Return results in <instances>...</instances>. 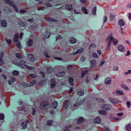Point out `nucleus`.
<instances>
[{"mask_svg":"<svg viewBox=\"0 0 131 131\" xmlns=\"http://www.w3.org/2000/svg\"><path fill=\"white\" fill-rule=\"evenodd\" d=\"M83 103L82 100H81L78 99L71 106L70 108L72 111H74L77 108L81 105Z\"/></svg>","mask_w":131,"mask_h":131,"instance_id":"nucleus-1","label":"nucleus"},{"mask_svg":"<svg viewBox=\"0 0 131 131\" xmlns=\"http://www.w3.org/2000/svg\"><path fill=\"white\" fill-rule=\"evenodd\" d=\"M40 107L42 110H46L49 107V103L47 101L43 102L41 104Z\"/></svg>","mask_w":131,"mask_h":131,"instance_id":"nucleus-2","label":"nucleus"},{"mask_svg":"<svg viewBox=\"0 0 131 131\" xmlns=\"http://www.w3.org/2000/svg\"><path fill=\"white\" fill-rule=\"evenodd\" d=\"M5 3L7 4H9L11 6L13 7L15 11L17 12H18V10L17 6L14 5L12 1V0H4Z\"/></svg>","mask_w":131,"mask_h":131,"instance_id":"nucleus-3","label":"nucleus"},{"mask_svg":"<svg viewBox=\"0 0 131 131\" xmlns=\"http://www.w3.org/2000/svg\"><path fill=\"white\" fill-rule=\"evenodd\" d=\"M18 34H15L14 37L13 41L15 42L17 47L19 48H21V46L20 42L18 41Z\"/></svg>","mask_w":131,"mask_h":131,"instance_id":"nucleus-4","label":"nucleus"},{"mask_svg":"<svg viewBox=\"0 0 131 131\" xmlns=\"http://www.w3.org/2000/svg\"><path fill=\"white\" fill-rule=\"evenodd\" d=\"M20 63L23 65V67H21L22 68H24V67L26 69L29 70H34V68L28 66L26 65V62L23 60H21L20 61H19V63Z\"/></svg>","mask_w":131,"mask_h":131,"instance_id":"nucleus-5","label":"nucleus"},{"mask_svg":"<svg viewBox=\"0 0 131 131\" xmlns=\"http://www.w3.org/2000/svg\"><path fill=\"white\" fill-rule=\"evenodd\" d=\"M100 108L102 109H104L106 110H109L111 108V106L110 105L102 104L100 106Z\"/></svg>","mask_w":131,"mask_h":131,"instance_id":"nucleus-6","label":"nucleus"},{"mask_svg":"<svg viewBox=\"0 0 131 131\" xmlns=\"http://www.w3.org/2000/svg\"><path fill=\"white\" fill-rule=\"evenodd\" d=\"M108 100L113 104H116L120 103L121 101L116 99H113L112 98H109Z\"/></svg>","mask_w":131,"mask_h":131,"instance_id":"nucleus-7","label":"nucleus"},{"mask_svg":"<svg viewBox=\"0 0 131 131\" xmlns=\"http://www.w3.org/2000/svg\"><path fill=\"white\" fill-rule=\"evenodd\" d=\"M112 38L111 36H108L107 39V40H109V43L107 47V50H109L110 48L111 44V40Z\"/></svg>","mask_w":131,"mask_h":131,"instance_id":"nucleus-8","label":"nucleus"},{"mask_svg":"<svg viewBox=\"0 0 131 131\" xmlns=\"http://www.w3.org/2000/svg\"><path fill=\"white\" fill-rule=\"evenodd\" d=\"M16 79L14 77H12L9 79L8 81V83L9 85H12L15 81Z\"/></svg>","mask_w":131,"mask_h":131,"instance_id":"nucleus-9","label":"nucleus"},{"mask_svg":"<svg viewBox=\"0 0 131 131\" xmlns=\"http://www.w3.org/2000/svg\"><path fill=\"white\" fill-rule=\"evenodd\" d=\"M91 64L92 66H90L89 69V70H91L92 68L93 67L95 66L96 62V60L95 59H93L91 61Z\"/></svg>","mask_w":131,"mask_h":131,"instance_id":"nucleus-10","label":"nucleus"},{"mask_svg":"<svg viewBox=\"0 0 131 131\" xmlns=\"http://www.w3.org/2000/svg\"><path fill=\"white\" fill-rule=\"evenodd\" d=\"M4 55V52H2L0 53V65H3L4 63V61L3 59V56Z\"/></svg>","mask_w":131,"mask_h":131,"instance_id":"nucleus-11","label":"nucleus"},{"mask_svg":"<svg viewBox=\"0 0 131 131\" xmlns=\"http://www.w3.org/2000/svg\"><path fill=\"white\" fill-rule=\"evenodd\" d=\"M118 50L122 52H124L125 51V48L122 45H119L118 46Z\"/></svg>","mask_w":131,"mask_h":131,"instance_id":"nucleus-12","label":"nucleus"},{"mask_svg":"<svg viewBox=\"0 0 131 131\" xmlns=\"http://www.w3.org/2000/svg\"><path fill=\"white\" fill-rule=\"evenodd\" d=\"M108 36H111L112 37V40H111V42L113 41V44L114 46L116 45L118 42V40L116 39H114L112 36V35H109Z\"/></svg>","mask_w":131,"mask_h":131,"instance_id":"nucleus-13","label":"nucleus"},{"mask_svg":"<svg viewBox=\"0 0 131 131\" xmlns=\"http://www.w3.org/2000/svg\"><path fill=\"white\" fill-rule=\"evenodd\" d=\"M70 103V101L69 100H66L64 102V106L65 108H67L69 107V105Z\"/></svg>","mask_w":131,"mask_h":131,"instance_id":"nucleus-14","label":"nucleus"},{"mask_svg":"<svg viewBox=\"0 0 131 131\" xmlns=\"http://www.w3.org/2000/svg\"><path fill=\"white\" fill-rule=\"evenodd\" d=\"M3 10L4 12L7 14H9L11 13L10 10L8 7H4Z\"/></svg>","mask_w":131,"mask_h":131,"instance_id":"nucleus-15","label":"nucleus"},{"mask_svg":"<svg viewBox=\"0 0 131 131\" xmlns=\"http://www.w3.org/2000/svg\"><path fill=\"white\" fill-rule=\"evenodd\" d=\"M65 74L64 71L58 72L56 73V75L58 77H62Z\"/></svg>","mask_w":131,"mask_h":131,"instance_id":"nucleus-16","label":"nucleus"},{"mask_svg":"<svg viewBox=\"0 0 131 131\" xmlns=\"http://www.w3.org/2000/svg\"><path fill=\"white\" fill-rule=\"evenodd\" d=\"M98 112L100 114L103 115H107V113L106 111L102 110H100L98 111Z\"/></svg>","mask_w":131,"mask_h":131,"instance_id":"nucleus-17","label":"nucleus"},{"mask_svg":"<svg viewBox=\"0 0 131 131\" xmlns=\"http://www.w3.org/2000/svg\"><path fill=\"white\" fill-rule=\"evenodd\" d=\"M65 7L66 9L68 10L71 11L73 10V8L72 6V5L67 4Z\"/></svg>","mask_w":131,"mask_h":131,"instance_id":"nucleus-18","label":"nucleus"},{"mask_svg":"<svg viewBox=\"0 0 131 131\" xmlns=\"http://www.w3.org/2000/svg\"><path fill=\"white\" fill-rule=\"evenodd\" d=\"M111 78H108L105 80L104 82L106 84H109L111 83Z\"/></svg>","mask_w":131,"mask_h":131,"instance_id":"nucleus-19","label":"nucleus"},{"mask_svg":"<svg viewBox=\"0 0 131 131\" xmlns=\"http://www.w3.org/2000/svg\"><path fill=\"white\" fill-rule=\"evenodd\" d=\"M84 51V50L83 49L81 48L78 50L76 52L73 53V54L75 55L78 53H81L83 52Z\"/></svg>","mask_w":131,"mask_h":131,"instance_id":"nucleus-20","label":"nucleus"},{"mask_svg":"<svg viewBox=\"0 0 131 131\" xmlns=\"http://www.w3.org/2000/svg\"><path fill=\"white\" fill-rule=\"evenodd\" d=\"M51 81L52 83L51 85V88H54L56 84V83L55 81V80L54 79H52L51 80Z\"/></svg>","mask_w":131,"mask_h":131,"instance_id":"nucleus-21","label":"nucleus"},{"mask_svg":"<svg viewBox=\"0 0 131 131\" xmlns=\"http://www.w3.org/2000/svg\"><path fill=\"white\" fill-rule=\"evenodd\" d=\"M58 103L56 101H54L53 102L52 107L53 108L56 109L57 107Z\"/></svg>","mask_w":131,"mask_h":131,"instance_id":"nucleus-22","label":"nucleus"},{"mask_svg":"<svg viewBox=\"0 0 131 131\" xmlns=\"http://www.w3.org/2000/svg\"><path fill=\"white\" fill-rule=\"evenodd\" d=\"M94 122L95 123H99L101 122V120L100 117H96L94 119Z\"/></svg>","mask_w":131,"mask_h":131,"instance_id":"nucleus-23","label":"nucleus"},{"mask_svg":"<svg viewBox=\"0 0 131 131\" xmlns=\"http://www.w3.org/2000/svg\"><path fill=\"white\" fill-rule=\"evenodd\" d=\"M69 82L70 84L72 86L73 85V78L71 77H69Z\"/></svg>","mask_w":131,"mask_h":131,"instance_id":"nucleus-24","label":"nucleus"},{"mask_svg":"<svg viewBox=\"0 0 131 131\" xmlns=\"http://www.w3.org/2000/svg\"><path fill=\"white\" fill-rule=\"evenodd\" d=\"M119 25L121 26H124L125 25L124 21L122 19H120L118 21Z\"/></svg>","mask_w":131,"mask_h":131,"instance_id":"nucleus-25","label":"nucleus"},{"mask_svg":"<svg viewBox=\"0 0 131 131\" xmlns=\"http://www.w3.org/2000/svg\"><path fill=\"white\" fill-rule=\"evenodd\" d=\"M26 122H24L22 123V126L23 129L27 127V123H29L28 120H26Z\"/></svg>","mask_w":131,"mask_h":131,"instance_id":"nucleus-26","label":"nucleus"},{"mask_svg":"<svg viewBox=\"0 0 131 131\" xmlns=\"http://www.w3.org/2000/svg\"><path fill=\"white\" fill-rule=\"evenodd\" d=\"M13 63L14 64L17 66L20 67H23V65L21 64L20 63H19L16 61H12Z\"/></svg>","mask_w":131,"mask_h":131,"instance_id":"nucleus-27","label":"nucleus"},{"mask_svg":"<svg viewBox=\"0 0 131 131\" xmlns=\"http://www.w3.org/2000/svg\"><path fill=\"white\" fill-rule=\"evenodd\" d=\"M28 59L30 61H33L34 60V58L32 54H29L28 55Z\"/></svg>","mask_w":131,"mask_h":131,"instance_id":"nucleus-28","label":"nucleus"},{"mask_svg":"<svg viewBox=\"0 0 131 131\" xmlns=\"http://www.w3.org/2000/svg\"><path fill=\"white\" fill-rule=\"evenodd\" d=\"M1 24L3 26L5 27L7 26V24L6 21L3 20L1 21Z\"/></svg>","mask_w":131,"mask_h":131,"instance_id":"nucleus-29","label":"nucleus"},{"mask_svg":"<svg viewBox=\"0 0 131 131\" xmlns=\"http://www.w3.org/2000/svg\"><path fill=\"white\" fill-rule=\"evenodd\" d=\"M125 129L127 131H129L131 129V124H128L125 126Z\"/></svg>","mask_w":131,"mask_h":131,"instance_id":"nucleus-30","label":"nucleus"},{"mask_svg":"<svg viewBox=\"0 0 131 131\" xmlns=\"http://www.w3.org/2000/svg\"><path fill=\"white\" fill-rule=\"evenodd\" d=\"M121 87L126 90H129V89L126 85L125 84H123L121 85Z\"/></svg>","mask_w":131,"mask_h":131,"instance_id":"nucleus-31","label":"nucleus"},{"mask_svg":"<svg viewBox=\"0 0 131 131\" xmlns=\"http://www.w3.org/2000/svg\"><path fill=\"white\" fill-rule=\"evenodd\" d=\"M116 93L118 95H124L123 92L121 91L117 90L116 91Z\"/></svg>","mask_w":131,"mask_h":131,"instance_id":"nucleus-32","label":"nucleus"},{"mask_svg":"<svg viewBox=\"0 0 131 131\" xmlns=\"http://www.w3.org/2000/svg\"><path fill=\"white\" fill-rule=\"evenodd\" d=\"M50 32L49 31H46L45 34V36L46 38L49 37L50 36Z\"/></svg>","mask_w":131,"mask_h":131,"instance_id":"nucleus-33","label":"nucleus"},{"mask_svg":"<svg viewBox=\"0 0 131 131\" xmlns=\"http://www.w3.org/2000/svg\"><path fill=\"white\" fill-rule=\"evenodd\" d=\"M77 93L80 95H83L84 94V91L82 90H80L78 91Z\"/></svg>","mask_w":131,"mask_h":131,"instance_id":"nucleus-34","label":"nucleus"},{"mask_svg":"<svg viewBox=\"0 0 131 131\" xmlns=\"http://www.w3.org/2000/svg\"><path fill=\"white\" fill-rule=\"evenodd\" d=\"M53 70V69L51 67H48L47 68V72L48 73H51Z\"/></svg>","mask_w":131,"mask_h":131,"instance_id":"nucleus-35","label":"nucleus"},{"mask_svg":"<svg viewBox=\"0 0 131 131\" xmlns=\"http://www.w3.org/2000/svg\"><path fill=\"white\" fill-rule=\"evenodd\" d=\"M33 43V41L31 39H30L27 42V45L28 46L31 47Z\"/></svg>","mask_w":131,"mask_h":131,"instance_id":"nucleus-36","label":"nucleus"},{"mask_svg":"<svg viewBox=\"0 0 131 131\" xmlns=\"http://www.w3.org/2000/svg\"><path fill=\"white\" fill-rule=\"evenodd\" d=\"M115 16V15L112 13H110V16L109 17V18L111 21L114 18Z\"/></svg>","mask_w":131,"mask_h":131,"instance_id":"nucleus-37","label":"nucleus"},{"mask_svg":"<svg viewBox=\"0 0 131 131\" xmlns=\"http://www.w3.org/2000/svg\"><path fill=\"white\" fill-rule=\"evenodd\" d=\"M81 10L82 12H84L85 14H87L88 13L87 9L84 7H83L82 8Z\"/></svg>","mask_w":131,"mask_h":131,"instance_id":"nucleus-38","label":"nucleus"},{"mask_svg":"<svg viewBox=\"0 0 131 131\" xmlns=\"http://www.w3.org/2000/svg\"><path fill=\"white\" fill-rule=\"evenodd\" d=\"M76 40L73 38H71L70 39V42L72 43H74L76 42Z\"/></svg>","mask_w":131,"mask_h":131,"instance_id":"nucleus-39","label":"nucleus"},{"mask_svg":"<svg viewBox=\"0 0 131 131\" xmlns=\"http://www.w3.org/2000/svg\"><path fill=\"white\" fill-rule=\"evenodd\" d=\"M12 73L13 75L15 76H16L18 75L19 72L18 71L14 70L12 72Z\"/></svg>","mask_w":131,"mask_h":131,"instance_id":"nucleus-40","label":"nucleus"},{"mask_svg":"<svg viewBox=\"0 0 131 131\" xmlns=\"http://www.w3.org/2000/svg\"><path fill=\"white\" fill-rule=\"evenodd\" d=\"M84 121V118L82 117L79 118L78 121V123L79 124L82 123Z\"/></svg>","mask_w":131,"mask_h":131,"instance_id":"nucleus-41","label":"nucleus"},{"mask_svg":"<svg viewBox=\"0 0 131 131\" xmlns=\"http://www.w3.org/2000/svg\"><path fill=\"white\" fill-rule=\"evenodd\" d=\"M36 83V82L35 80H34L31 82H30V83H29V86L34 85Z\"/></svg>","mask_w":131,"mask_h":131,"instance_id":"nucleus-42","label":"nucleus"},{"mask_svg":"<svg viewBox=\"0 0 131 131\" xmlns=\"http://www.w3.org/2000/svg\"><path fill=\"white\" fill-rule=\"evenodd\" d=\"M46 80H43L41 81L39 84V85L40 86H43L45 84V83Z\"/></svg>","mask_w":131,"mask_h":131,"instance_id":"nucleus-43","label":"nucleus"},{"mask_svg":"<svg viewBox=\"0 0 131 131\" xmlns=\"http://www.w3.org/2000/svg\"><path fill=\"white\" fill-rule=\"evenodd\" d=\"M19 26L21 27L24 26L25 25L24 22L22 21H19Z\"/></svg>","mask_w":131,"mask_h":131,"instance_id":"nucleus-44","label":"nucleus"},{"mask_svg":"<svg viewBox=\"0 0 131 131\" xmlns=\"http://www.w3.org/2000/svg\"><path fill=\"white\" fill-rule=\"evenodd\" d=\"M22 86L24 88L29 86V83H23L22 84Z\"/></svg>","mask_w":131,"mask_h":131,"instance_id":"nucleus-45","label":"nucleus"},{"mask_svg":"<svg viewBox=\"0 0 131 131\" xmlns=\"http://www.w3.org/2000/svg\"><path fill=\"white\" fill-rule=\"evenodd\" d=\"M47 20L50 21H57L56 20L53 18L49 17L47 19Z\"/></svg>","mask_w":131,"mask_h":131,"instance_id":"nucleus-46","label":"nucleus"},{"mask_svg":"<svg viewBox=\"0 0 131 131\" xmlns=\"http://www.w3.org/2000/svg\"><path fill=\"white\" fill-rule=\"evenodd\" d=\"M96 7L95 6L93 8L92 10V14L94 15L96 14Z\"/></svg>","mask_w":131,"mask_h":131,"instance_id":"nucleus-47","label":"nucleus"},{"mask_svg":"<svg viewBox=\"0 0 131 131\" xmlns=\"http://www.w3.org/2000/svg\"><path fill=\"white\" fill-rule=\"evenodd\" d=\"M105 62V60L104 59H102L100 62V64L99 65V67H101L102 65Z\"/></svg>","mask_w":131,"mask_h":131,"instance_id":"nucleus-48","label":"nucleus"},{"mask_svg":"<svg viewBox=\"0 0 131 131\" xmlns=\"http://www.w3.org/2000/svg\"><path fill=\"white\" fill-rule=\"evenodd\" d=\"M53 122L52 120H49L48 121L47 124L48 125L51 126L52 125Z\"/></svg>","mask_w":131,"mask_h":131,"instance_id":"nucleus-49","label":"nucleus"},{"mask_svg":"<svg viewBox=\"0 0 131 131\" xmlns=\"http://www.w3.org/2000/svg\"><path fill=\"white\" fill-rule=\"evenodd\" d=\"M88 72V71L87 70H85V71H83L81 74V77H83L84 76V75H85Z\"/></svg>","mask_w":131,"mask_h":131,"instance_id":"nucleus-50","label":"nucleus"},{"mask_svg":"<svg viewBox=\"0 0 131 131\" xmlns=\"http://www.w3.org/2000/svg\"><path fill=\"white\" fill-rule=\"evenodd\" d=\"M45 9V7L44 6H41L39 8H37L38 10H43Z\"/></svg>","mask_w":131,"mask_h":131,"instance_id":"nucleus-51","label":"nucleus"},{"mask_svg":"<svg viewBox=\"0 0 131 131\" xmlns=\"http://www.w3.org/2000/svg\"><path fill=\"white\" fill-rule=\"evenodd\" d=\"M16 56L18 59H21L22 58V57L18 53H17L16 54Z\"/></svg>","mask_w":131,"mask_h":131,"instance_id":"nucleus-52","label":"nucleus"},{"mask_svg":"<svg viewBox=\"0 0 131 131\" xmlns=\"http://www.w3.org/2000/svg\"><path fill=\"white\" fill-rule=\"evenodd\" d=\"M4 116L3 114L2 113L0 115V120H3L4 119Z\"/></svg>","mask_w":131,"mask_h":131,"instance_id":"nucleus-53","label":"nucleus"},{"mask_svg":"<svg viewBox=\"0 0 131 131\" xmlns=\"http://www.w3.org/2000/svg\"><path fill=\"white\" fill-rule=\"evenodd\" d=\"M5 40L6 41L8 45L10 44L11 42V41L10 39H8L7 38H5Z\"/></svg>","mask_w":131,"mask_h":131,"instance_id":"nucleus-54","label":"nucleus"},{"mask_svg":"<svg viewBox=\"0 0 131 131\" xmlns=\"http://www.w3.org/2000/svg\"><path fill=\"white\" fill-rule=\"evenodd\" d=\"M96 101L99 102H104V100L103 99H96Z\"/></svg>","mask_w":131,"mask_h":131,"instance_id":"nucleus-55","label":"nucleus"},{"mask_svg":"<svg viewBox=\"0 0 131 131\" xmlns=\"http://www.w3.org/2000/svg\"><path fill=\"white\" fill-rule=\"evenodd\" d=\"M91 80V79L90 78V77H87L86 79H85V82L86 83H87L88 82H89L90 80Z\"/></svg>","mask_w":131,"mask_h":131,"instance_id":"nucleus-56","label":"nucleus"},{"mask_svg":"<svg viewBox=\"0 0 131 131\" xmlns=\"http://www.w3.org/2000/svg\"><path fill=\"white\" fill-rule=\"evenodd\" d=\"M131 73V70H128L124 74L125 75H127L128 74H130Z\"/></svg>","mask_w":131,"mask_h":131,"instance_id":"nucleus-57","label":"nucleus"},{"mask_svg":"<svg viewBox=\"0 0 131 131\" xmlns=\"http://www.w3.org/2000/svg\"><path fill=\"white\" fill-rule=\"evenodd\" d=\"M62 38V36L61 35H58L56 37V40L61 39Z\"/></svg>","mask_w":131,"mask_h":131,"instance_id":"nucleus-58","label":"nucleus"},{"mask_svg":"<svg viewBox=\"0 0 131 131\" xmlns=\"http://www.w3.org/2000/svg\"><path fill=\"white\" fill-rule=\"evenodd\" d=\"M93 56L95 58H97L98 57V56L97 53H94L93 54Z\"/></svg>","mask_w":131,"mask_h":131,"instance_id":"nucleus-59","label":"nucleus"},{"mask_svg":"<svg viewBox=\"0 0 131 131\" xmlns=\"http://www.w3.org/2000/svg\"><path fill=\"white\" fill-rule=\"evenodd\" d=\"M103 19L104 20L103 23L106 22L107 21V17L106 16H104L103 17Z\"/></svg>","mask_w":131,"mask_h":131,"instance_id":"nucleus-60","label":"nucleus"},{"mask_svg":"<svg viewBox=\"0 0 131 131\" xmlns=\"http://www.w3.org/2000/svg\"><path fill=\"white\" fill-rule=\"evenodd\" d=\"M118 68L117 66H114L113 67V70L114 71H117L118 70Z\"/></svg>","mask_w":131,"mask_h":131,"instance_id":"nucleus-61","label":"nucleus"},{"mask_svg":"<svg viewBox=\"0 0 131 131\" xmlns=\"http://www.w3.org/2000/svg\"><path fill=\"white\" fill-rule=\"evenodd\" d=\"M30 75L32 78H35L37 77V75L34 74H30Z\"/></svg>","mask_w":131,"mask_h":131,"instance_id":"nucleus-62","label":"nucleus"},{"mask_svg":"<svg viewBox=\"0 0 131 131\" xmlns=\"http://www.w3.org/2000/svg\"><path fill=\"white\" fill-rule=\"evenodd\" d=\"M127 105L128 107H129L131 105L130 102L128 101H127Z\"/></svg>","mask_w":131,"mask_h":131,"instance_id":"nucleus-63","label":"nucleus"},{"mask_svg":"<svg viewBox=\"0 0 131 131\" xmlns=\"http://www.w3.org/2000/svg\"><path fill=\"white\" fill-rule=\"evenodd\" d=\"M63 129L64 131H70L69 130L68 128L66 126Z\"/></svg>","mask_w":131,"mask_h":131,"instance_id":"nucleus-64","label":"nucleus"}]
</instances>
